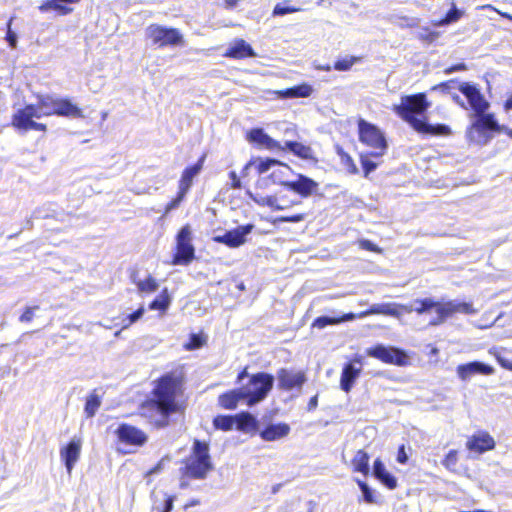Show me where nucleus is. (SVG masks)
I'll list each match as a JSON object with an SVG mask.
<instances>
[{
	"label": "nucleus",
	"instance_id": "nucleus-15",
	"mask_svg": "<svg viewBox=\"0 0 512 512\" xmlns=\"http://www.w3.org/2000/svg\"><path fill=\"white\" fill-rule=\"evenodd\" d=\"M287 189L308 198L318 192L319 183L306 175L296 174V178L287 183Z\"/></svg>",
	"mask_w": 512,
	"mask_h": 512
},
{
	"label": "nucleus",
	"instance_id": "nucleus-52",
	"mask_svg": "<svg viewBox=\"0 0 512 512\" xmlns=\"http://www.w3.org/2000/svg\"><path fill=\"white\" fill-rule=\"evenodd\" d=\"M498 126H499V128L491 131V137L484 144H475V145L480 146V147L486 146L492 141V139L495 137L496 134L502 133V132L506 133L509 137L512 138V129L506 127L505 125L500 124L499 122H498Z\"/></svg>",
	"mask_w": 512,
	"mask_h": 512
},
{
	"label": "nucleus",
	"instance_id": "nucleus-49",
	"mask_svg": "<svg viewBox=\"0 0 512 512\" xmlns=\"http://www.w3.org/2000/svg\"><path fill=\"white\" fill-rule=\"evenodd\" d=\"M455 84H456V81L455 80H449V81H446V82H442L440 84H437L435 86L432 87V90L433 91H440L441 93L443 94H452V90L455 89Z\"/></svg>",
	"mask_w": 512,
	"mask_h": 512
},
{
	"label": "nucleus",
	"instance_id": "nucleus-62",
	"mask_svg": "<svg viewBox=\"0 0 512 512\" xmlns=\"http://www.w3.org/2000/svg\"><path fill=\"white\" fill-rule=\"evenodd\" d=\"M317 406H318V395H315L310 398L308 405H307V410L313 411L317 408Z\"/></svg>",
	"mask_w": 512,
	"mask_h": 512
},
{
	"label": "nucleus",
	"instance_id": "nucleus-28",
	"mask_svg": "<svg viewBox=\"0 0 512 512\" xmlns=\"http://www.w3.org/2000/svg\"><path fill=\"white\" fill-rule=\"evenodd\" d=\"M226 55L231 58H246L254 56L255 53L250 44L240 39L235 41V43L228 49Z\"/></svg>",
	"mask_w": 512,
	"mask_h": 512
},
{
	"label": "nucleus",
	"instance_id": "nucleus-29",
	"mask_svg": "<svg viewBox=\"0 0 512 512\" xmlns=\"http://www.w3.org/2000/svg\"><path fill=\"white\" fill-rule=\"evenodd\" d=\"M244 400V396L241 392V388L233 389L229 392L221 394L219 396V404L229 410H233L237 407L239 401Z\"/></svg>",
	"mask_w": 512,
	"mask_h": 512
},
{
	"label": "nucleus",
	"instance_id": "nucleus-23",
	"mask_svg": "<svg viewBox=\"0 0 512 512\" xmlns=\"http://www.w3.org/2000/svg\"><path fill=\"white\" fill-rule=\"evenodd\" d=\"M54 115L71 118H82V110L68 98L57 97Z\"/></svg>",
	"mask_w": 512,
	"mask_h": 512
},
{
	"label": "nucleus",
	"instance_id": "nucleus-10",
	"mask_svg": "<svg viewBox=\"0 0 512 512\" xmlns=\"http://www.w3.org/2000/svg\"><path fill=\"white\" fill-rule=\"evenodd\" d=\"M433 310H435L437 316L429 322L430 326H439L443 324L447 318L451 317L455 313L472 315L478 312V310L473 307L472 303L459 300H450L444 303L439 302Z\"/></svg>",
	"mask_w": 512,
	"mask_h": 512
},
{
	"label": "nucleus",
	"instance_id": "nucleus-17",
	"mask_svg": "<svg viewBox=\"0 0 512 512\" xmlns=\"http://www.w3.org/2000/svg\"><path fill=\"white\" fill-rule=\"evenodd\" d=\"M33 118H41L38 108L34 104H28L22 109H18L12 117V125L22 131L30 130V123Z\"/></svg>",
	"mask_w": 512,
	"mask_h": 512
},
{
	"label": "nucleus",
	"instance_id": "nucleus-41",
	"mask_svg": "<svg viewBox=\"0 0 512 512\" xmlns=\"http://www.w3.org/2000/svg\"><path fill=\"white\" fill-rule=\"evenodd\" d=\"M356 483L361 490L363 501L369 504L375 503V491L364 481L356 479Z\"/></svg>",
	"mask_w": 512,
	"mask_h": 512
},
{
	"label": "nucleus",
	"instance_id": "nucleus-24",
	"mask_svg": "<svg viewBox=\"0 0 512 512\" xmlns=\"http://www.w3.org/2000/svg\"><path fill=\"white\" fill-rule=\"evenodd\" d=\"M438 303L433 298H418L409 304H402L401 310L406 313L416 312L417 314H424L432 311Z\"/></svg>",
	"mask_w": 512,
	"mask_h": 512
},
{
	"label": "nucleus",
	"instance_id": "nucleus-47",
	"mask_svg": "<svg viewBox=\"0 0 512 512\" xmlns=\"http://www.w3.org/2000/svg\"><path fill=\"white\" fill-rule=\"evenodd\" d=\"M388 489H395L397 487V479L389 471H385L383 475L377 478Z\"/></svg>",
	"mask_w": 512,
	"mask_h": 512
},
{
	"label": "nucleus",
	"instance_id": "nucleus-27",
	"mask_svg": "<svg viewBox=\"0 0 512 512\" xmlns=\"http://www.w3.org/2000/svg\"><path fill=\"white\" fill-rule=\"evenodd\" d=\"M313 92L311 85L303 83L296 85L281 91H278V95L281 98H306L309 97Z\"/></svg>",
	"mask_w": 512,
	"mask_h": 512
},
{
	"label": "nucleus",
	"instance_id": "nucleus-58",
	"mask_svg": "<svg viewBox=\"0 0 512 512\" xmlns=\"http://www.w3.org/2000/svg\"><path fill=\"white\" fill-rule=\"evenodd\" d=\"M184 196L185 194H182L181 190L179 189L178 196L167 204L166 211L168 212L175 209L180 204Z\"/></svg>",
	"mask_w": 512,
	"mask_h": 512
},
{
	"label": "nucleus",
	"instance_id": "nucleus-64",
	"mask_svg": "<svg viewBox=\"0 0 512 512\" xmlns=\"http://www.w3.org/2000/svg\"><path fill=\"white\" fill-rule=\"evenodd\" d=\"M451 97L453 101L457 103L460 107H462L463 109H467L465 101L457 93H452Z\"/></svg>",
	"mask_w": 512,
	"mask_h": 512
},
{
	"label": "nucleus",
	"instance_id": "nucleus-36",
	"mask_svg": "<svg viewBox=\"0 0 512 512\" xmlns=\"http://www.w3.org/2000/svg\"><path fill=\"white\" fill-rule=\"evenodd\" d=\"M170 296L165 288L155 299L149 304L150 310L165 311L170 305Z\"/></svg>",
	"mask_w": 512,
	"mask_h": 512
},
{
	"label": "nucleus",
	"instance_id": "nucleus-4",
	"mask_svg": "<svg viewBox=\"0 0 512 512\" xmlns=\"http://www.w3.org/2000/svg\"><path fill=\"white\" fill-rule=\"evenodd\" d=\"M401 305L402 304L395 303V302L375 303V304H372L369 307V309H367L366 311H363L359 314L350 312V313H344L339 316H328V315L319 316L313 321L312 327L318 328V329H323L329 325H338L343 322L353 321L356 318H364L366 316L373 315V314H382V315H386V316L400 318L401 317V312H400Z\"/></svg>",
	"mask_w": 512,
	"mask_h": 512
},
{
	"label": "nucleus",
	"instance_id": "nucleus-53",
	"mask_svg": "<svg viewBox=\"0 0 512 512\" xmlns=\"http://www.w3.org/2000/svg\"><path fill=\"white\" fill-rule=\"evenodd\" d=\"M277 160L273 158H266L264 160H261L258 164V171L260 174L266 173L269 171L272 167H276L278 165Z\"/></svg>",
	"mask_w": 512,
	"mask_h": 512
},
{
	"label": "nucleus",
	"instance_id": "nucleus-39",
	"mask_svg": "<svg viewBox=\"0 0 512 512\" xmlns=\"http://www.w3.org/2000/svg\"><path fill=\"white\" fill-rule=\"evenodd\" d=\"M39 9L42 12H46L50 9H53V10L58 11L62 15H67L72 12V8H70L66 5L60 4L58 2V0H47L39 7Z\"/></svg>",
	"mask_w": 512,
	"mask_h": 512
},
{
	"label": "nucleus",
	"instance_id": "nucleus-60",
	"mask_svg": "<svg viewBox=\"0 0 512 512\" xmlns=\"http://www.w3.org/2000/svg\"><path fill=\"white\" fill-rule=\"evenodd\" d=\"M229 177H230V179L232 181L231 187L233 189H240L241 188V181H240L239 177L237 176L236 172L235 171H231L229 173Z\"/></svg>",
	"mask_w": 512,
	"mask_h": 512
},
{
	"label": "nucleus",
	"instance_id": "nucleus-6",
	"mask_svg": "<svg viewBox=\"0 0 512 512\" xmlns=\"http://www.w3.org/2000/svg\"><path fill=\"white\" fill-rule=\"evenodd\" d=\"M275 377L267 372H258L249 377L247 384L242 385L241 392L249 407L264 401L273 389Z\"/></svg>",
	"mask_w": 512,
	"mask_h": 512
},
{
	"label": "nucleus",
	"instance_id": "nucleus-21",
	"mask_svg": "<svg viewBox=\"0 0 512 512\" xmlns=\"http://www.w3.org/2000/svg\"><path fill=\"white\" fill-rule=\"evenodd\" d=\"M466 446L470 451L484 453L495 447V441L488 433H480L478 435H473L467 441Z\"/></svg>",
	"mask_w": 512,
	"mask_h": 512
},
{
	"label": "nucleus",
	"instance_id": "nucleus-46",
	"mask_svg": "<svg viewBox=\"0 0 512 512\" xmlns=\"http://www.w3.org/2000/svg\"><path fill=\"white\" fill-rule=\"evenodd\" d=\"M357 61L358 58L354 56L337 60L334 63V69L337 71H348Z\"/></svg>",
	"mask_w": 512,
	"mask_h": 512
},
{
	"label": "nucleus",
	"instance_id": "nucleus-59",
	"mask_svg": "<svg viewBox=\"0 0 512 512\" xmlns=\"http://www.w3.org/2000/svg\"><path fill=\"white\" fill-rule=\"evenodd\" d=\"M397 461L400 463V464H405L407 461H408V455L406 454L405 452V447L404 445H401L398 449V454H397Z\"/></svg>",
	"mask_w": 512,
	"mask_h": 512
},
{
	"label": "nucleus",
	"instance_id": "nucleus-31",
	"mask_svg": "<svg viewBox=\"0 0 512 512\" xmlns=\"http://www.w3.org/2000/svg\"><path fill=\"white\" fill-rule=\"evenodd\" d=\"M280 150H288L302 159L311 158L312 153V150L309 146H306L297 141H285L284 146H281Z\"/></svg>",
	"mask_w": 512,
	"mask_h": 512
},
{
	"label": "nucleus",
	"instance_id": "nucleus-63",
	"mask_svg": "<svg viewBox=\"0 0 512 512\" xmlns=\"http://www.w3.org/2000/svg\"><path fill=\"white\" fill-rule=\"evenodd\" d=\"M30 130L46 131L47 126L43 123H38L33 120L32 123H30Z\"/></svg>",
	"mask_w": 512,
	"mask_h": 512
},
{
	"label": "nucleus",
	"instance_id": "nucleus-42",
	"mask_svg": "<svg viewBox=\"0 0 512 512\" xmlns=\"http://www.w3.org/2000/svg\"><path fill=\"white\" fill-rule=\"evenodd\" d=\"M299 8L290 6L287 1L278 3L275 5L272 15L273 16H284L299 11Z\"/></svg>",
	"mask_w": 512,
	"mask_h": 512
},
{
	"label": "nucleus",
	"instance_id": "nucleus-32",
	"mask_svg": "<svg viewBox=\"0 0 512 512\" xmlns=\"http://www.w3.org/2000/svg\"><path fill=\"white\" fill-rule=\"evenodd\" d=\"M352 467L354 471L367 476L370 471L368 453L364 450H358L352 459Z\"/></svg>",
	"mask_w": 512,
	"mask_h": 512
},
{
	"label": "nucleus",
	"instance_id": "nucleus-50",
	"mask_svg": "<svg viewBox=\"0 0 512 512\" xmlns=\"http://www.w3.org/2000/svg\"><path fill=\"white\" fill-rule=\"evenodd\" d=\"M204 340L199 334H191L189 342L185 345L187 350H195L202 347Z\"/></svg>",
	"mask_w": 512,
	"mask_h": 512
},
{
	"label": "nucleus",
	"instance_id": "nucleus-43",
	"mask_svg": "<svg viewBox=\"0 0 512 512\" xmlns=\"http://www.w3.org/2000/svg\"><path fill=\"white\" fill-rule=\"evenodd\" d=\"M371 157H372L371 153H369V154L361 153L360 154L361 165H362L365 176L369 175L371 172H373L377 168V163L372 161Z\"/></svg>",
	"mask_w": 512,
	"mask_h": 512
},
{
	"label": "nucleus",
	"instance_id": "nucleus-19",
	"mask_svg": "<svg viewBox=\"0 0 512 512\" xmlns=\"http://www.w3.org/2000/svg\"><path fill=\"white\" fill-rule=\"evenodd\" d=\"M81 452V440L74 437L71 441L61 448L60 457L64 462L66 470L70 475L75 463L78 461Z\"/></svg>",
	"mask_w": 512,
	"mask_h": 512
},
{
	"label": "nucleus",
	"instance_id": "nucleus-1",
	"mask_svg": "<svg viewBox=\"0 0 512 512\" xmlns=\"http://www.w3.org/2000/svg\"><path fill=\"white\" fill-rule=\"evenodd\" d=\"M458 90L466 97L472 110L465 137L469 144H484L491 137V131L499 128L495 114L488 112L490 103L475 84L462 82Z\"/></svg>",
	"mask_w": 512,
	"mask_h": 512
},
{
	"label": "nucleus",
	"instance_id": "nucleus-2",
	"mask_svg": "<svg viewBox=\"0 0 512 512\" xmlns=\"http://www.w3.org/2000/svg\"><path fill=\"white\" fill-rule=\"evenodd\" d=\"M430 107L424 93L407 95L401 98V103L394 106V111L404 121L419 133L436 136H448L452 133L451 128L446 124H430L425 113Z\"/></svg>",
	"mask_w": 512,
	"mask_h": 512
},
{
	"label": "nucleus",
	"instance_id": "nucleus-26",
	"mask_svg": "<svg viewBox=\"0 0 512 512\" xmlns=\"http://www.w3.org/2000/svg\"><path fill=\"white\" fill-rule=\"evenodd\" d=\"M235 427L243 432H257L259 423L255 416L249 412L236 414Z\"/></svg>",
	"mask_w": 512,
	"mask_h": 512
},
{
	"label": "nucleus",
	"instance_id": "nucleus-25",
	"mask_svg": "<svg viewBox=\"0 0 512 512\" xmlns=\"http://www.w3.org/2000/svg\"><path fill=\"white\" fill-rule=\"evenodd\" d=\"M204 159L205 156H202L195 164L184 169L179 184V189L182 194H186L190 189L194 177L197 176L202 169Z\"/></svg>",
	"mask_w": 512,
	"mask_h": 512
},
{
	"label": "nucleus",
	"instance_id": "nucleus-33",
	"mask_svg": "<svg viewBox=\"0 0 512 512\" xmlns=\"http://www.w3.org/2000/svg\"><path fill=\"white\" fill-rule=\"evenodd\" d=\"M276 167L277 168L273 170L270 176L272 181L287 188V183L290 182L288 176L292 172L291 168L288 165L282 164L280 162H278Z\"/></svg>",
	"mask_w": 512,
	"mask_h": 512
},
{
	"label": "nucleus",
	"instance_id": "nucleus-12",
	"mask_svg": "<svg viewBox=\"0 0 512 512\" xmlns=\"http://www.w3.org/2000/svg\"><path fill=\"white\" fill-rule=\"evenodd\" d=\"M277 387L282 391L300 392L307 381L304 371L291 368H280L276 373Z\"/></svg>",
	"mask_w": 512,
	"mask_h": 512
},
{
	"label": "nucleus",
	"instance_id": "nucleus-55",
	"mask_svg": "<svg viewBox=\"0 0 512 512\" xmlns=\"http://www.w3.org/2000/svg\"><path fill=\"white\" fill-rule=\"evenodd\" d=\"M12 19L7 24L6 40L11 48H15L17 45V34L11 29Z\"/></svg>",
	"mask_w": 512,
	"mask_h": 512
},
{
	"label": "nucleus",
	"instance_id": "nucleus-45",
	"mask_svg": "<svg viewBox=\"0 0 512 512\" xmlns=\"http://www.w3.org/2000/svg\"><path fill=\"white\" fill-rule=\"evenodd\" d=\"M462 16V12L453 5L451 9L446 13L445 17L441 20L440 25H448L457 22Z\"/></svg>",
	"mask_w": 512,
	"mask_h": 512
},
{
	"label": "nucleus",
	"instance_id": "nucleus-20",
	"mask_svg": "<svg viewBox=\"0 0 512 512\" xmlns=\"http://www.w3.org/2000/svg\"><path fill=\"white\" fill-rule=\"evenodd\" d=\"M247 139L251 143L258 144L270 150L281 149V144L271 138L262 128H253L247 134Z\"/></svg>",
	"mask_w": 512,
	"mask_h": 512
},
{
	"label": "nucleus",
	"instance_id": "nucleus-57",
	"mask_svg": "<svg viewBox=\"0 0 512 512\" xmlns=\"http://www.w3.org/2000/svg\"><path fill=\"white\" fill-rule=\"evenodd\" d=\"M360 247L364 250L371 251V252L380 251V249L378 248V246L376 244H374L372 241L366 240V239L360 241Z\"/></svg>",
	"mask_w": 512,
	"mask_h": 512
},
{
	"label": "nucleus",
	"instance_id": "nucleus-11",
	"mask_svg": "<svg viewBox=\"0 0 512 512\" xmlns=\"http://www.w3.org/2000/svg\"><path fill=\"white\" fill-rule=\"evenodd\" d=\"M369 357L378 359L386 364L405 366L409 362L407 353L398 347L377 344L366 350Z\"/></svg>",
	"mask_w": 512,
	"mask_h": 512
},
{
	"label": "nucleus",
	"instance_id": "nucleus-51",
	"mask_svg": "<svg viewBox=\"0 0 512 512\" xmlns=\"http://www.w3.org/2000/svg\"><path fill=\"white\" fill-rule=\"evenodd\" d=\"M306 218L305 213H297L293 215H287V216H279L276 221L281 223H298L303 221Z\"/></svg>",
	"mask_w": 512,
	"mask_h": 512
},
{
	"label": "nucleus",
	"instance_id": "nucleus-40",
	"mask_svg": "<svg viewBox=\"0 0 512 512\" xmlns=\"http://www.w3.org/2000/svg\"><path fill=\"white\" fill-rule=\"evenodd\" d=\"M145 313V308L143 305H141L137 310H135L132 313L127 314L121 319V325L122 329H127L132 324L136 323L138 320H140Z\"/></svg>",
	"mask_w": 512,
	"mask_h": 512
},
{
	"label": "nucleus",
	"instance_id": "nucleus-61",
	"mask_svg": "<svg viewBox=\"0 0 512 512\" xmlns=\"http://www.w3.org/2000/svg\"><path fill=\"white\" fill-rule=\"evenodd\" d=\"M466 69V65L464 63L453 65L445 70L446 74H451L457 71H462Z\"/></svg>",
	"mask_w": 512,
	"mask_h": 512
},
{
	"label": "nucleus",
	"instance_id": "nucleus-5",
	"mask_svg": "<svg viewBox=\"0 0 512 512\" xmlns=\"http://www.w3.org/2000/svg\"><path fill=\"white\" fill-rule=\"evenodd\" d=\"M184 463V467L180 469L183 475L193 479H205L213 469L208 443L194 440L192 453Z\"/></svg>",
	"mask_w": 512,
	"mask_h": 512
},
{
	"label": "nucleus",
	"instance_id": "nucleus-16",
	"mask_svg": "<svg viewBox=\"0 0 512 512\" xmlns=\"http://www.w3.org/2000/svg\"><path fill=\"white\" fill-rule=\"evenodd\" d=\"M361 370L362 364L360 359H354L344 365L340 378V388L344 392L348 393L351 391L361 374Z\"/></svg>",
	"mask_w": 512,
	"mask_h": 512
},
{
	"label": "nucleus",
	"instance_id": "nucleus-7",
	"mask_svg": "<svg viewBox=\"0 0 512 512\" xmlns=\"http://www.w3.org/2000/svg\"><path fill=\"white\" fill-rule=\"evenodd\" d=\"M358 128L360 141L374 149L371 156L373 158L383 156L387 149V142L383 133L375 125L363 119L359 120Z\"/></svg>",
	"mask_w": 512,
	"mask_h": 512
},
{
	"label": "nucleus",
	"instance_id": "nucleus-37",
	"mask_svg": "<svg viewBox=\"0 0 512 512\" xmlns=\"http://www.w3.org/2000/svg\"><path fill=\"white\" fill-rule=\"evenodd\" d=\"M252 199L259 205L267 206L272 210H285L288 209L287 205H280L279 200L276 196H261V197H252Z\"/></svg>",
	"mask_w": 512,
	"mask_h": 512
},
{
	"label": "nucleus",
	"instance_id": "nucleus-8",
	"mask_svg": "<svg viewBox=\"0 0 512 512\" xmlns=\"http://www.w3.org/2000/svg\"><path fill=\"white\" fill-rule=\"evenodd\" d=\"M192 229L184 225L176 235V251L173 255V265H189L195 259V247L192 243Z\"/></svg>",
	"mask_w": 512,
	"mask_h": 512
},
{
	"label": "nucleus",
	"instance_id": "nucleus-14",
	"mask_svg": "<svg viewBox=\"0 0 512 512\" xmlns=\"http://www.w3.org/2000/svg\"><path fill=\"white\" fill-rule=\"evenodd\" d=\"M115 433L119 441L127 445L143 446L148 439L142 430L125 423L119 425Z\"/></svg>",
	"mask_w": 512,
	"mask_h": 512
},
{
	"label": "nucleus",
	"instance_id": "nucleus-44",
	"mask_svg": "<svg viewBox=\"0 0 512 512\" xmlns=\"http://www.w3.org/2000/svg\"><path fill=\"white\" fill-rule=\"evenodd\" d=\"M175 496L164 494L163 504L154 505L152 512H171L173 510Z\"/></svg>",
	"mask_w": 512,
	"mask_h": 512
},
{
	"label": "nucleus",
	"instance_id": "nucleus-35",
	"mask_svg": "<svg viewBox=\"0 0 512 512\" xmlns=\"http://www.w3.org/2000/svg\"><path fill=\"white\" fill-rule=\"evenodd\" d=\"M100 405H101V397L97 394V391L94 390L86 398L84 412H85L87 418L94 417L97 410L99 409Z\"/></svg>",
	"mask_w": 512,
	"mask_h": 512
},
{
	"label": "nucleus",
	"instance_id": "nucleus-18",
	"mask_svg": "<svg viewBox=\"0 0 512 512\" xmlns=\"http://www.w3.org/2000/svg\"><path fill=\"white\" fill-rule=\"evenodd\" d=\"M456 371L462 381H467L476 374L491 375L494 373V368L484 362L472 361L458 365Z\"/></svg>",
	"mask_w": 512,
	"mask_h": 512
},
{
	"label": "nucleus",
	"instance_id": "nucleus-30",
	"mask_svg": "<svg viewBox=\"0 0 512 512\" xmlns=\"http://www.w3.org/2000/svg\"><path fill=\"white\" fill-rule=\"evenodd\" d=\"M38 101L35 105L42 116L54 115L57 97L51 95H39Z\"/></svg>",
	"mask_w": 512,
	"mask_h": 512
},
{
	"label": "nucleus",
	"instance_id": "nucleus-48",
	"mask_svg": "<svg viewBox=\"0 0 512 512\" xmlns=\"http://www.w3.org/2000/svg\"><path fill=\"white\" fill-rule=\"evenodd\" d=\"M458 462L457 458V451L456 450H450L444 460L442 461V464L448 469V470H454Z\"/></svg>",
	"mask_w": 512,
	"mask_h": 512
},
{
	"label": "nucleus",
	"instance_id": "nucleus-3",
	"mask_svg": "<svg viewBox=\"0 0 512 512\" xmlns=\"http://www.w3.org/2000/svg\"><path fill=\"white\" fill-rule=\"evenodd\" d=\"M180 389V382L171 374L162 376L153 389L152 398L147 401V407L153 409L161 416L160 425L165 426L171 414L180 409L176 401L177 392Z\"/></svg>",
	"mask_w": 512,
	"mask_h": 512
},
{
	"label": "nucleus",
	"instance_id": "nucleus-56",
	"mask_svg": "<svg viewBox=\"0 0 512 512\" xmlns=\"http://www.w3.org/2000/svg\"><path fill=\"white\" fill-rule=\"evenodd\" d=\"M39 309V306L27 307L23 314L19 317L20 322H30L34 318L35 311Z\"/></svg>",
	"mask_w": 512,
	"mask_h": 512
},
{
	"label": "nucleus",
	"instance_id": "nucleus-9",
	"mask_svg": "<svg viewBox=\"0 0 512 512\" xmlns=\"http://www.w3.org/2000/svg\"><path fill=\"white\" fill-rule=\"evenodd\" d=\"M146 36L152 41L153 45H157L159 48L184 45L183 35L178 29L172 27L152 24L147 27Z\"/></svg>",
	"mask_w": 512,
	"mask_h": 512
},
{
	"label": "nucleus",
	"instance_id": "nucleus-13",
	"mask_svg": "<svg viewBox=\"0 0 512 512\" xmlns=\"http://www.w3.org/2000/svg\"><path fill=\"white\" fill-rule=\"evenodd\" d=\"M253 229L254 225L248 223L234 229L227 230L222 235H215L212 239L214 242L224 244L229 248H238L246 242V237L253 231Z\"/></svg>",
	"mask_w": 512,
	"mask_h": 512
},
{
	"label": "nucleus",
	"instance_id": "nucleus-22",
	"mask_svg": "<svg viewBox=\"0 0 512 512\" xmlns=\"http://www.w3.org/2000/svg\"><path fill=\"white\" fill-rule=\"evenodd\" d=\"M290 432V426L286 423H271L259 431L264 441H275L286 437Z\"/></svg>",
	"mask_w": 512,
	"mask_h": 512
},
{
	"label": "nucleus",
	"instance_id": "nucleus-54",
	"mask_svg": "<svg viewBox=\"0 0 512 512\" xmlns=\"http://www.w3.org/2000/svg\"><path fill=\"white\" fill-rule=\"evenodd\" d=\"M385 471L387 470L384 463L379 458H377L373 463L372 475L377 479L383 475Z\"/></svg>",
	"mask_w": 512,
	"mask_h": 512
},
{
	"label": "nucleus",
	"instance_id": "nucleus-38",
	"mask_svg": "<svg viewBox=\"0 0 512 512\" xmlns=\"http://www.w3.org/2000/svg\"><path fill=\"white\" fill-rule=\"evenodd\" d=\"M235 420H236V415H234V416L219 415L214 418L213 425L216 429L228 431V430H231L235 426Z\"/></svg>",
	"mask_w": 512,
	"mask_h": 512
},
{
	"label": "nucleus",
	"instance_id": "nucleus-34",
	"mask_svg": "<svg viewBox=\"0 0 512 512\" xmlns=\"http://www.w3.org/2000/svg\"><path fill=\"white\" fill-rule=\"evenodd\" d=\"M132 280H133V283L137 286L138 291L142 292V293L155 292L159 287L158 282L151 275H149L144 280L136 279V276H133Z\"/></svg>",
	"mask_w": 512,
	"mask_h": 512
}]
</instances>
